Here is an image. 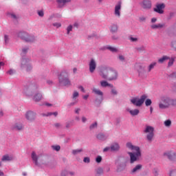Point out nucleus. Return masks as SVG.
<instances>
[{
    "instance_id": "f257e3e1",
    "label": "nucleus",
    "mask_w": 176,
    "mask_h": 176,
    "mask_svg": "<svg viewBox=\"0 0 176 176\" xmlns=\"http://www.w3.org/2000/svg\"><path fill=\"white\" fill-rule=\"evenodd\" d=\"M126 147L129 150L135 151V152H133V153L129 152L128 153V154L130 156V163L133 164L134 162L139 161L142 156V153H141L140 147L133 146L131 142H128L126 144Z\"/></svg>"
},
{
    "instance_id": "f03ea898",
    "label": "nucleus",
    "mask_w": 176,
    "mask_h": 176,
    "mask_svg": "<svg viewBox=\"0 0 176 176\" xmlns=\"http://www.w3.org/2000/svg\"><path fill=\"white\" fill-rule=\"evenodd\" d=\"M159 108L160 109H166L171 106L176 105V100L171 99L166 95L161 96L159 98Z\"/></svg>"
},
{
    "instance_id": "7ed1b4c3",
    "label": "nucleus",
    "mask_w": 176,
    "mask_h": 176,
    "mask_svg": "<svg viewBox=\"0 0 176 176\" xmlns=\"http://www.w3.org/2000/svg\"><path fill=\"white\" fill-rule=\"evenodd\" d=\"M100 76L103 79H107L108 78V80L109 81L114 80L118 78V73L110 68L102 69L100 72Z\"/></svg>"
},
{
    "instance_id": "20e7f679",
    "label": "nucleus",
    "mask_w": 176,
    "mask_h": 176,
    "mask_svg": "<svg viewBox=\"0 0 176 176\" xmlns=\"http://www.w3.org/2000/svg\"><path fill=\"white\" fill-rule=\"evenodd\" d=\"M59 83L63 86H69L71 85V82L68 79V73L62 72L59 76Z\"/></svg>"
},
{
    "instance_id": "39448f33",
    "label": "nucleus",
    "mask_w": 176,
    "mask_h": 176,
    "mask_svg": "<svg viewBox=\"0 0 176 176\" xmlns=\"http://www.w3.org/2000/svg\"><path fill=\"white\" fill-rule=\"evenodd\" d=\"M144 133H146V140L151 142L154 138V128L151 126H146L144 131Z\"/></svg>"
},
{
    "instance_id": "423d86ee",
    "label": "nucleus",
    "mask_w": 176,
    "mask_h": 176,
    "mask_svg": "<svg viewBox=\"0 0 176 176\" xmlns=\"http://www.w3.org/2000/svg\"><path fill=\"white\" fill-rule=\"evenodd\" d=\"M146 98L147 96L146 95H143L141 96L140 99L138 100L137 98H133L131 100V102L136 107H141Z\"/></svg>"
},
{
    "instance_id": "0eeeda50",
    "label": "nucleus",
    "mask_w": 176,
    "mask_h": 176,
    "mask_svg": "<svg viewBox=\"0 0 176 176\" xmlns=\"http://www.w3.org/2000/svg\"><path fill=\"white\" fill-rule=\"evenodd\" d=\"M18 37L26 42L32 41V37H31V36H28V33H25V32H19V33H18Z\"/></svg>"
},
{
    "instance_id": "6e6552de",
    "label": "nucleus",
    "mask_w": 176,
    "mask_h": 176,
    "mask_svg": "<svg viewBox=\"0 0 176 176\" xmlns=\"http://www.w3.org/2000/svg\"><path fill=\"white\" fill-rule=\"evenodd\" d=\"M121 7H122V1H119L118 3L115 6V8H114V14L116 17H118V18L120 17Z\"/></svg>"
},
{
    "instance_id": "1a4fd4ad",
    "label": "nucleus",
    "mask_w": 176,
    "mask_h": 176,
    "mask_svg": "<svg viewBox=\"0 0 176 176\" xmlns=\"http://www.w3.org/2000/svg\"><path fill=\"white\" fill-rule=\"evenodd\" d=\"M164 8H165V5L164 3H157L156 5L155 8H154V12H155L160 14H163Z\"/></svg>"
},
{
    "instance_id": "9d476101",
    "label": "nucleus",
    "mask_w": 176,
    "mask_h": 176,
    "mask_svg": "<svg viewBox=\"0 0 176 176\" xmlns=\"http://www.w3.org/2000/svg\"><path fill=\"white\" fill-rule=\"evenodd\" d=\"M25 118L29 122H34L36 118V113L34 111H28L25 114Z\"/></svg>"
},
{
    "instance_id": "9b49d317",
    "label": "nucleus",
    "mask_w": 176,
    "mask_h": 176,
    "mask_svg": "<svg viewBox=\"0 0 176 176\" xmlns=\"http://www.w3.org/2000/svg\"><path fill=\"white\" fill-rule=\"evenodd\" d=\"M165 157H167L168 160L173 162H176V153L168 151L164 154Z\"/></svg>"
},
{
    "instance_id": "f8f14e48",
    "label": "nucleus",
    "mask_w": 176,
    "mask_h": 176,
    "mask_svg": "<svg viewBox=\"0 0 176 176\" xmlns=\"http://www.w3.org/2000/svg\"><path fill=\"white\" fill-rule=\"evenodd\" d=\"M30 61V59L24 58L21 60V65L22 67H25L27 72H30L32 69V67H31V65L28 63Z\"/></svg>"
},
{
    "instance_id": "ddd939ff",
    "label": "nucleus",
    "mask_w": 176,
    "mask_h": 176,
    "mask_svg": "<svg viewBox=\"0 0 176 176\" xmlns=\"http://www.w3.org/2000/svg\"><path fill=\"white\" fill-rule=\"evenodd\" d=\"M142 8L145 10L151 9V1L150 0H143L141 3Z\"/></svg>"
},
{
    "instance_id": "4468645a",
    "label": "nucleus",
    "mask_w": 176,
    "mask_h": 176,
    "mask_svg": "<svg viewBox=\"0 0 176 176\" xmlns=\"http://www.w3.org/2000/svg\"><path fill=\"white\" fill-rule=\"evenodd\" d=\"M89 65V72L91 73H94V72L95 71V69L96 68V63L94 60V59L91 60Z\"/></svg>"
},
{
    "instance_id": "2eb2a0df",
    "label": "nucleus",
    "mask_w": 176,
    "mask_h": 176,
    "mask_svg": "<svg viewBox=\"0 0 176 176\" xmlns=\"http://www.w3.org/2000/svg\"><path fill=\"white\" fill-rule=\"evenodd\" d=\"M24 129L23 126V124L21 123H15L12 126V129L16 130V131H21Z\"/></svg>"
},
{
    "instance_id": "dca6fc26",
    "label": "nucleus",
    "mask_w": 176,
    "mask_h": 176,
    "mask_svg": "<svg viewBox=\"0 0 176 176\" xmlns=\"http://www.w3.org/2000/svg\"><path fill=\"white\" fill-rule=\"evenodd\" d=\"M38 89V85H32L29 86V87L27 89V93L30 95V93L35 92L36 91V89Z\"/></svg>"
},
{
    "instance_id": "f3484780",
    "label": "nucleus",
    "mask_w": 176,
    "mask_h": 176,
    "mask_svg": "<svg viewBox=\"0 0 176 176\" xmlns=\"http://www.w3.org/2000/svg\"><path fill=\"white\" fill-rule=\"evenodd\" d=\"M142 165L138 164L131 170V173L132 174H135V173L140 172L142 170Z\"/></svg>"
},
{
    "instance_id": "a211bd4d",
    "label": "nucleus",
    "mask_w": 176,
    "mask_h": 176,
    "mask_svg": "<svg viewBox=\"0 0 176 176\" xmlns=\"http://www.w3.org/2000/svg\"><path fill=\"white\" fill-rule=\"evenodd\" d=\"M71 2V0H57V3L59 8H63L67 3Z\"/></svg>"
},
{
    "instance_id": "6ab92c4d",
    "label": "nucleus",
    "mask_w": 176,
    "mask_h": 176,
    "mask_svg": "<svg viewBox=\"0 0 176 176\" xmlns=\"http://www.w3.org/2000/svg\"><path fill=\"white\" fill-rule=\"evenodd\" d=\"M110 149L111 151H118L120 150V146L118 143H113L111 146Z\"/></svg>"
},
{
    "instance_id": "aec40b11",
    "label": "nucleus",
    "mask_w": 176,
    "mask_h": 176,
    "mask_svg": "<svg viewBox=\"0 0 176 176\" xmlns=\"http://www.w3.org/2000/svg\"><path fill=\"white\" fill-rule=\"evenodd\" d=\"M126 111L130 113V114L132 116H138L140 113V111L138 109H134V110H131L129 109H126Z\"/></svg>"
},
{
    "instance_id": "412c9836",
    "label": "nucleus",
    "mask_w": 176,
    "mask_h": 176,
    "mask_svg": "<svg viewBox=\"0 0 176 176\" xmlns=\"http://www.w3.org/2000/svg\"><path fill=\"white\" fill-rule=\"evenodd\" d=\"M33 100L35 102H39L41 100H42V94L37 93L34 95Z\"/></svg>"
},
{
    "instance_id": "4be33fe9",
    "label": "nucleus",
    "mask_w": 176,
    "mask_h": 176,
    "mask_svg": "<svg viewBox=\"0 0 176 176\" xmlns=\"http://www.w3.org/2000/svg\"><path fill=\"white\" fill-rule=\"evenodd\" d=\"M92 92L98 96H100L101 98H102L103 93L101 91H100L99 89L93 88Z\"/></svg>"
},
{
    "instance_id": "5701e85b",
    "label": "nucleus",
    "mask_w": 176,
    "mask_h": 176,
    "mask_svg": "<svg viewBox=\"0 0 176 176\" xmlns=\"http://www.w3.org/2000/svg\"><path fill=\"white\" fill-rule=\"evenodd\" d=\"M32 159L34 162L35 164L38 165V155H36L35 152L32 153Z\"/></svg>"
},
{
    "instance_id": "b1692460",
    "label": "nucleus",
    "mask_w": 176,
    "mask_h": 176,
    "mask_svg": "<svg viewBox=\"0 0 176 176\" xmlns=\"http://www.w3.org/2000/svg\"><path fill=\"white\" fill-rule=\"evenodd\" d=\"M118 25L114 24L111 26L110 31L111 33H113V34L116 33L118 32Z\"/></svg>"
},
{
    "instance_id": "393cba45",
    "label": "nucleus",
    "mask_w": 176,
    "mask_h": 176,
    "mask_svg": "<svg viewBox=\"0 0 176 176\" xmlns=\"http://www.w3.org/2000/svg\"><path fill=\"white\" fill-rule=\"evenodd\" d=\"M164 27V23H158L157 25H151V28L153 30L162 28Z\"/></svg>"
},
{
    "instance_id": "a878e982",
    "label": "nucleus",
    "mask_w": 176,
    "mask_h": 176,
    "mask_svg": "<svg viewBox=\"0 0 176 176\" xmlns=\"http://www.w3.org/2000/svg\"><path fill=\"white\" fill-rule=\"evenodd\" d=\"M100 85L102 87H109L111 88H113V86L111 84H109L106 81H101L100 82Z\"/></svg>"
},
{
    "instance_id": "bb28decb",
    "label": "nucleus",
    "mask_w": 176,
    "mask_h": 176,
    "mask_svg": "<svg viewBox=\"0 0 176 176\" xmlns=\"http://www.w3.org/2000/svg\"><path fill=\"white\" fill-rule=\"evenodd\" d=\"M170 58H168V56H162V58H160V59H158V63H163L164 61L169 60Z\"/></svg>"
},
{
    "instance_id": "cd10ccee",
    "label": "nucleus",
    "mask_w": 176,
    "mask_h": 176,
    "mask_svg": "<svg viewBox=\"0 0 176 176\" xmlns=\"http://www.w3.org/2000/svg\"><path fill=\"white\" fill-rule=\"evenodd\" d=\"M12 160V157H10L8 155L3 156L1 161L6 162V161H11Z\"/></svg>"
},
{
    "instance_id": "c85d7f7f",
    "label": "nucleus",
    "mask_w": 176,
    "mask_h": 176,
    "mask_svg": "<svg viewBox=\"0 0 176 176\" xmlns=\"http://www.w3.org/2000/svg\"><path fill=\"white\" fill-rule=\"evenodd\" d=\"M54 116L55 117H57V116L58 115V112H54V113H47V114H43V116Z\"/></svg>"
},
{
    "instance_id": "c756f323",
    "label": "nucleus",
    "mask_w": 176,
    "mask_h": 176,
    "mask_svg": "<svg viewBox=\"0 0 176 176\" xmlns=\"http://www.w3.org/2000/svg\"><path fill=\"white\" fill-rule=\"evenodd\" d=\"M97 138L100 140H106V137L104 136V134L102 133H99L98 135H97Z\"/></svg>"
},
{
    "instance_id": "7c9ffc66",
    "label": "nucleus",
    "mask_w": 176,
    "mask_h": 176,
    "mask_svg": "<svg viewBox=\"0 0 176 176\" xmlns=\"http://www.w3.org/2000/svg\"><path fill=\"white\" fill-rule=\"evenodd\" d=\"M157 65L156 63H151L148 67V72H150L154 67L155 66Z\"/></svg>"
},
{
    "instance_id": "2f4dec72",
    "label": "nucleus",
    "mask_w": 176,
    "mask_h": 176,
    "mask_svg": "<svg viewBox=\"0 0 176 176\" xmlns=\"http://www.w3.org/2000/svg\"><path fill=\"white\" fill-rule=\"evenodd\" d=\"M82 148H80V149H76V150H73L72 151V153L74 154V155H77L78 153H80V152H82Z\"/></svg>"
},
{
    "instance_id": "473e14b6",
    "label": "nucleus",
    "mask_w": 176,
    "mask_h": 176,
    "mask_svg": "<svg viewBox=\"0 0 176 176\" xmlns=\"http://www.w3.org/2000/svg\"><path fill=\"white\" fill-rule=\"evenodd\" d=\"M109 50H110L112 52H117L118 50L117 48H115V47H108L107 48Z\"/></svg>"
},
{
    "instance_id": "72a5a7b5",
    "label": "nucleus",
    "mask_w": 176,
    "mask_h": 176,
    "mask_svg": "<svg viewBox=\"0 0 176 176\" xmlns=\"http://www.w3.org/2000/svg\"><path fill=\"white\" fill-rule=\"evenodd\" d=\"M73 26L72 25H69V26H67V34H69V32L72 31Z\"/></svg>"
},
{
    "instance_id": "f704fd0d",
    "label": "nucleus",
    "mask_w": 176,
    "mask_h": 176,
    "mask_svg": "<svg viewBox=\"0 0 176 176\" xmlns=\"http://www.w3.org/2000/svg\"><path fill=\"white\" fill-rule=\"evenodd\" d=\"M52 149L56 151H60V149H61V147L60 146H52Z\"/></svg>"
},
{
    "instance_id": "c9c22d12",
    "label": "nucleus",
    "mask_w": 176,
    "mask_h": 176,
    "mask_svg": "<svg viewBox=\"0 0 176 176\" xmlns=\"http://www.w3.org/2000/svg\"><path fill=\"white\" fill-rule=\"evenodd\" d=\"M96 173L98 175H102L103 173V169L102 168H98L97 170H96Z\"/></svg>"
},
{
    "instance_id": "e433bc0d",
    "label": "nucleus",
    "mask_w": 176,
    "mask_h": 176,
    "mask_svg": "<svg viewBox=\"0 0 176 176\" xmlns=\"http://www.w3.org/2000/svg\"><path fill=\"white\" fill-rule=\"evenodd\" d=\"M164 125L167 127H169L171 125V121L170 120L165 121Z\"/></svg>"
},
{
    "instance_id": "4c0bfd02",
    "label": "nucleus",
    "mask_w": 176,
    "mask_h": 176,
    "mask_svg": "<svg viewBox=\"0 0 176 176\" xmlns=\"http://www.w3.org/2000/svg\"><path fill=\"white\" fill-rule=\"evenodd\" d=\"M144 73H145V71L144 69H142L141 70L138 71V74L140 77H142L144 76Z\"/></svg>"
},
{
    "instance_id": "58836bf2",
    "label": "nucleus",
    "mask_w": 176,
    "mask_h": 176,
    "mask_svg": "<svg viewBox=\"0 0 176 176\" xmlns=\"http://www.w3.org/2000/svg\"><path fill=\"white\" fill-rule=\"evenodd\" d=\"M151 104H152V102L150 99H147L145 102V104L146 107L151 105Z\"/></svg>"
},
{
    "instance_id": "ea45409f",
    "label": "nucleus",
    "mask_w": 176,
    "mask_h": 176,
    "mask_svg": "<svg viewBox=\"0 0 176 176\" xmlns=\"http://www.w3.org/2000/svg\"><path fill=\"white\" fill-rule=\"evenodd\" d=\"M169 175L170 176H176V170H170Z\"/></svg>"
},
{
    "instance_id": "a19ab883",
    "label": "nucleus",
    "mask_w": 176,
    "mask_h": 176,
    "mask_svg": "<svg viewBox=\"0 0 176 176\" xmlns=\"http://www.w3.org/2000/svg\"><path fill=\"white\" fill-rule=\"evenodd\" d=\"M9 36H7V34H5L4 36V41L6 43H8L9 42Z\"/></svg>"
},
{
    "instance_id": "79ce46f5",
    "label": "nucleus",
    "mask_w": 176,
    "mask_h": 176,
    "mask_svg": "<svg viewBox=\"0 0 176 176\" xmlns=\"http://www.w3.org/2000/svg\"><path fill=\"white\" fill-rule=\"evenodd\" d=\"M53 26L56 27V28H60V27H61V23L56 22L55 23H53Z\"/></svg>"
},
{
    "instance_id": "37998d69",
    "label": "nucleus",
    "mask_w": 176,
    "mask_h": 176,
    "mask_svg": "<svg viewBox=\"0 0 176 176\" xmlns=\"http://www.w3.org/2000/svg\"><path fill=\"white\" fill-rule=\"evenodd\" d=\"M129 39L131 42H137L138 41V38H137V37H130Z\"/></svg>"
},
{
    "instance_id": "c03bdc74",
    "label": "nucleus",
    "mask_w": 176,
    "mask_h": 176,
    "mask_svg": "<svg viewBox=\"0 0 176 176\" xmlns=\"http://www.w3.org/2000/svg\"><path fill=\"white\" fill-rule=\"evenodd\" d=\"M118 59H119L120 61L123 62V61H124L125 58H124V56H123V55H119Z\"/></svg>"
},
{
    "instance_id": "a18cd8bd",
    "label": "nucleus",
    "mask_w": 176,
    "mask_h": 176,
    "mask_svg": "<svg viewBox=\"0 0 176 176\" xmlns=\"http://www.w3.org/2000/svg\"><path fill=\"white\" fill-rule=\"evenodd\" d=\"M136 50L138 52H141L144 50V47H138V48H136Z\"/></svg>"
},
{
    "instance_id": "49530a36",
    "label": "nucleus",
    "mask_w": 176,
    "mask_h": 176,
    "mask_svg": "<svg viewBox=\"0 0 176 176\" xmlns=\"http://www.w3.org/2000/svg\"><path fill=\"white\" fill-rule=\"evenodd\" d=\"M101 161H102V157L100 156L97 157V158L96 159V162L97 163H100Z\"/></svg>"
},
{
    "instance_id": "de8ad7c7",
    "label": "nucleus",
    "mask_w": 176,
    "mask_h": 176,
    "mask_svg": "<svg viewBox=\"0 0 176 176\" xmlns=\"http://www.w3.org/2000/svg\"><path fill=\"white\" fill-rule=\"evenodd\" d=\"M96 127H97V123L95 122L94 124H92L90 126L89 129H93L96 128Z\"/></svg>"
},
{
    "instance_id": "09e8293b",
    "label": "nucleus",
    "mask_w": 176,
    "mask_h": 176,
    "mask_svg": "<svg viewBox=\"0 0 176 176\" xmlns=\"http://www.w3.org/2000/svg\"><path fill=\"white\" fill-rule=\"evenodd\" d=\"M83 162L85 163H89L90 162V159L89 157H85L83 160Z\"/></svg>"
},
{
    "instance_id": "8fccbe9b",
    "label": "nucleus",
    "mask_w": 176,
    "mask_h": 176,
    "mask_svg": "<svg viewBox=\"0 0 176 176\" xmlns=\"http://www.w3.org/2000/svg\"><path fill=\"white\" fill-rule=\"evenodd\" d=\"M139 21H140V22H144V21H146L145 16H140V17L139 18Z\"/></svg>"
},
{
    "instance_id": "3c124183",
    "label": "nucleus",
    "mask_w": 176,
    "mask_h": 176,
    "mask_svg": "<svg viewBox=\"0 0 176 176\" xmlns=\"http://www.w3.org/2000/svg\"><path fill=\"white\" fill-rule=\"evenodd\" d=\"M78 96V93L77 91H74V93L73 94V99H75Z\"/></svg>"
},
{
    "instance_id": "603ef678",
    "label": "nucleus",
    "mask_w": 176,
    "mask_h": 176,
    "mask_svg": "<svg viewBox=\"0 0 176 176\" xmlns=\"http://www.w3.org/2000/svg\"><path fill=\"white\" fill-rule=\"evenodd\" d=\"M173 63H174V59H170V60H169V63H168V66L170 67L173 65Z\"/></svg>"
},
{
    "instance_id": "864d4df0",
    "label": "nucleus",
    "mask_w": 176,
    "mask_h": 176,
    "mask_svg": "<svg viewBox=\"0 0 176 176\" xmlns=\"http://www.w3.org/2000/svg\"><path fill=\"white\" fill-rule=\"evenodd\" d=\"M8 73L10 74V75H14L15 74V71L14 70H10L9 72H8Z\"/></svg>"
},
{
    "instance_id": "5fc2aeb1",
    "label": "nucleus",
    "mask_w": 176,
    "mask_h": 176,
    "mask_svg": "<svg viewBox=\"0 0 176 176\" xmlns=\"http://www.w3.org/2000/svg\"><path fill=\"white\" fill-rule=\"evenodd\" d=\"M153 173H154L155 176H157V175H158V174H159V171H158V170H157V169H154V170H153Z\"/></svg>"
},
{
    "instance_id": "6e6d98bb",
    "label": "nucleus",
    "mask_w": 176,
    "mask_h": 176,
    "mask_svg": "<svg viewBox=\"0 0 176 176\" xmlns=\"http://www.w3.org/2000/svg\"><path fill=\"white\" fill-rule=\"evenodd\" d=\"M38 16H40L41 17H43V15H44V14H43V12L42 11H38Z\"/></svg>"
},
{
    "instance_id": "4d7b16f0",
    "label": "nucleus",
    "mask_w": 176,
    "mask_h": 176,
    "mask_svg": "<svg viewBox=\"0 0 176 176\" xmlns=\"http://www.w3.org/2000/svg\"><path fill=\"white\" fill-rule=\"evenodd\" d=\"M111 94H113V95H117V91H116V89H113L112 90H111Z\"/></svg>"
},
{
    "instance_id": "13d9d810",
    "label": "nucleus",
    "mask_w": 176,
    "mask_h": 176,
    "mask_svg": "<svg viewBox=\"0 0 176 176\" xmlns=\"http://www.w3.org/2000/svg\"><path fill=\"white\" fill-rule=\"evenodd\" d=\"M172 47L176 50V41L172 43Z\"/></svg>"
},
{
    "instance_id": "bf43d9fd",
    "label": "nucleus",
    "mask_w": 176,
    "mask_h": 176,
    "mask_svg": "<svg viewBox=\"0 0 176 176\" xmlns=\"http://www.w3.org/2000/svg\"><path fill=\"white\" fill-rule=\"evenodd\" d=\"M28 51V48H23L22 52L23 54L27 53V52Z\"/></svg>"
},
{
    "instance_id": "052dcab7",
    "label": "nucleus",
    "mask_w": 176,
    "mask_h": 176,
    "mask_svg": "<svg viewBox=\"0 0 176 176\" xmlns=\"http://www.w3.org/2000/svg\"><path fill=\"white\" fill-rule=\"evenodd\" d=\"M10 16H11V18L14 19H17L16 15H15L14 14H11Z\"/></svg>"
},
{
    "instance_id": "680f3d73",
    "label": "nucleus",
    "mask_w": 176,
    "mask_h": 176,
    "mask_svg": "<svg viewBox=\"0 0 176 176\" xmlns=\"http://www.w3.org/2000/svg\"><path fill=\"white\" fill-rule=\"evenodd\" d=\"M157 21V18H152L151 23H154Z\"/></svg>"
},
{
    "instance_id": "e2e57ef3",
    "label": "nucleus",
    "mask_w": 176,
    "mask_h": 176,
    "mask_svg": "<svg viewBox=\"0 0 176 176\" xmlns=\"http://www.w3.org/2000/svg\"><path fill=\"white\" fill-rule=\"evenodd\" d=\"M80 111V109H75V113H77V114H79Z\"/></svg>"
},
{
    "instance_id": "0e129e2a",
    "label": "nucleus",
    "mask_w": 176,
    "mask_h": 176,
    "mask_svg": "<svg viewBox=\"0 0 176 176\" xmlns=\"http://www.w3.org/2000/svg\"><path fill=\"white\" fill-rule=\"evenodd\" d=\"M109 149H111V148H109V147H106L105 148H104L103 151H104V152H107V151H108Z\"/></svg>"
},
{
    "instance_id": "69168bd1",
    "label": "nucleus",
    "mask_w": 176,
    "mask_h": 176,
    "mask_svg": "<svg viewBox=\"0 0 176 176\" xmlns=\"http://www.w3.org/2000/svg\"><path fill=\"white\" fill-rule=\"evenodd\" d=\"M78 89H80L82 92H85L84 88L82 86H80Z\"/></svg>"
},
{
    "instance_id": "338daca9",
    "label": "nucleus",
    "mask_w": 176,
    "mask_h": 176,
    "mask_svg": "<svg viewBox=\"0 0 176 176\" xmlns=\"http://www.w3.org/2000/svg\"><path fill=\"white\" fill-rule=\"evenodd\" d=\"M82 122H84V123H85V122L87 121L86 118L82 117Z\"/></svg>"
},
{
    "instance_id": "774afa93",
    "label": "nucleus",
    "mask_w": 176,
    "mask_h": 176,
    "mask_svg": "<svg viewBox=\"0 0 176 176\" xmlns=\"http://www.w3.org/2000/svg\"><path fill=\"white\" fill-rule=\"evenodd\" d=\"M170 76L171 77H176V72L172 74Z\"/></svg>"
}]
</instances>
